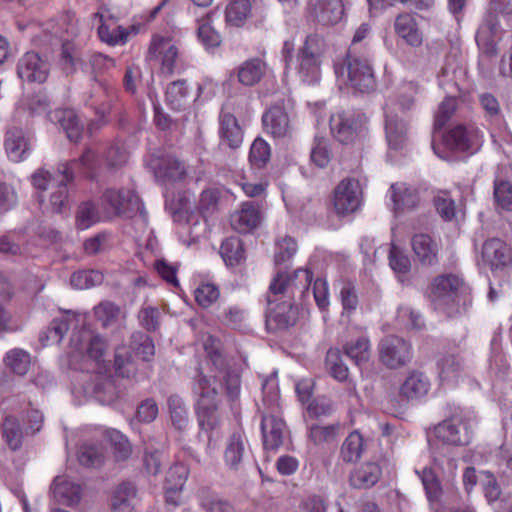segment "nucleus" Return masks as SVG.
<instances>
[{"label": "nucleus", "mask_w": 512, "mask_h": 512, "mask_svg": "<svg viewBox=\"0 0 512 512\" xmlns=\"http://www.w3.org/2000/svg\"><path fill=\"white\" fill-rule=\"evenodd\" d=\"M443 142L452 151L473 154L483 143V133L474 125H457L444 134Z\"/></svg>", "instance_id": "6"}, {"label": "nucleus", "mask_w": 512, "mask_h": 512, "mask_svg": "<svg viewBox=\"0 0 512 512\" xmlns=\"http://www.w3.org/2000/svg\"><path fill=\"white\" fill-rule=\"evenodd\" d=\"M50 68L47 57L35 51H28L18 59L16 72L24 82L42 84L48 79Z\"/></svg>", "instance_id": "7"}, {"label": "nucleus", "mask_w": 512, "mask_h": 512, "mask_svg": "<svg viewBox=\"0 0 512 512\" xmlns=\"http://www.w3.org/2000/svg\"><path fill=\"white\" fill-rule=\"evenodd\" d=\"M103 200L116 215L134 217L136 214H139L143 219L146 218L142 201L131 190L109 189L103 194Z\"/></svg>", "instance_id": "8"}, {"label": "nucleus", "mask_w": 512, "mask_h": 512, "mask_svg": "<svg viewBox=\"0 0 512 512\" xmlns=\"http://www.w3.org/2000/svg\"><path fill=\"white\" fill-rule=\"evenodd\" d=\"M94 17L99 18L100 25L98 27V35L103 42L109 45H117L127 41L128 31L126 28L116 25L113 19H111V24H107L104 21L103 14L100 12L95 13Z\"/></svg>", "instance_id": "33"}, {"label": "nucleus", "mask_w": 512, "mask_h": 512, "mask_svg": "<svg viewBox=\"0 0 512 512\" xmlns=\"http://www.w3.org/2000/svg\"><path fill=\"white\" fill-rule=\"evenodd\" d=\"M427 296L434 309L452 318L465 313L472 304L471 288L456 273L439 274L432 279Z\"/></svg>", "instance_id": "3"}, {"label": "nucleus", "mask_w": 512, "mask_h": 512, "mask_svg": "<svg viewBox=\"0 0 512 512\" xmlns=\"http://www.w3.org/2000/svg\"><path fill=\"white\" fill-rule=\"evenodd\" d=\"M3 436L12 450H18L22 446V430L15 417L8 416L3 423Z\"/></svg>", "instance_id": "52"}, {"label": "nucleus", "mask_w": 512, "mask_h": 512, "mask_svg": "<svg viewBox=\"0 0 512 512\" xmlns=\"http://www.w3.org/2000/svg\"><path fill=\"white\" fill-rule=\"evenodd\" d=\"M411 246L416 259L422 265L432 266L438 262V245L430 235L415 234L411 239Z\"/></svg>", "instance_id": "19"}, {"label": "nucleus", "mask_w": 512, "mask_h": 512, "mask_svg": "<svg viewBox=\"0 0 512 512\" xmlns=\"http://www.w3.org/2000/svg\"><path fill=\"white\" fill-rule=\"evenodd\" d=\"M100 219L99 212L92 202H84L79 205L76 214V226L84 230L96 224Z\"/></svg>", "instance_id": "54"}, {"label": "nucleus", "mask_w": 512, "mask_h": 512, "mask_svg": "<svg viewBox=\"0 0 512 512\" xmlns=\"http://www.w3.org/2000/svg\"><path fill=\"white\" fill-rule=\"evenodd\" d=\"M376 80L368 59L354 58V93H370L375 90Z\"/></svg>", "instance_id": "27"}, {"label": "nucleus", "mask_w": 512, "mask_h": 512, "mask_svg": "<svg viewBox=\"0 0 512 512\" xmlns=\"http://www.w3.org/2000/svg\"><path fill=\"white\" fill-rule=\"evenodd\" d=\"M107 437L114 448V455L118 460L127 459L132 452L128 439L117 430L107 432Z\"/></svg>", "instance_id": "59"}, {"label": "nucleus", "mask_w": 512, "mask_h": 512, "mask_svg": "<svg viewBox=\"0 0 512 512\" xmlns=\"http://www.w3.org/2000/svg\"><path fill=\"white\" fill-rule=\"evenodd\" d=\"M262 220L261 205L255 201H245L231 215V226L237 232L247 234L258 228Z\"/></svg>", "instance_id": "11"}, {"label": "nucleus", "mask_w": 512, "mask_h": 512, "mask_svg": "<svg viewBox=\"0 0 512 512\" xmlns=\"http://www.w3.org/2000/svg\"><path fill=\"white\" fill-rule=\"evenodd\" d=\"M167 105L176 111L186 108L189 103V89L185 80L171 82L165 92Z\"/></svg>", "instance_id": "34"}, {"label": "nucleus", "mask_w": 512, "mask_h": 512, "mask_svg": "<svg viewBox=\"0 0 512 512\" xmlns=\"http://www.w3.org/2000/svg\"><path fill=\"white\" fill-rule=\"evenodd\" d=\"M147 59H160L161 73L171 76L179 59V50L170 38L154 35L148 48Z\"/></svg>", "instance_id": "9"}, {"label": "nucleus", "mask_w": 512, "mask_h": 512, "mask_svg": "<svg viewBox=\"0 0 512 512\" xmlns=\"http://www.w3.org/2000/svg\"><path fill=\"white\" fill-rule=\"evenodd\" d=\"M248 451L247 439L243 432H234L228 439L224 452L225 464L233 470H238Z\"/></svg>", "instance_id": "21"}, {"label": "nucleus", "mask_w": 512, "mask_h": 512, "mask_svg": "<svg viewBox=\"0 0 512 512\" xmlns=\"http://www.w3.org/2000/svg\"><path fill=\"white\" fill-rule=\"evenodd\" d=\"M263 0H231L225 8V21L231 27H243L251 16L252 7L258 13L257 4Z\"/></svg>", "instance_id": "20"}, {"label": "nucleus", "mask_w": 512, "mask_h": 512, "mask_svg": "<svg viewBox=\"0 0 512 512\" xmlns=\"http://www.w3.org/2000/svg\"><path fill=\"white\" fill-rule=\"evenodd\" d=\"M265 70L266 64L264 61L259 58L249 59L238 67V81L245 86H253L261 80Z\"/></svg>", "instance_id": "32"}, {"label": "nucleus", "mask_w": 512, "mask_h": 512, "mask_svg": "<svg viewBox=\"0 0 512 512\" xmlns=\"http://www.w3.org/2000/svg\"><path fill=\"white\" fill-rule=\"evenodd\" d=\"M114 366L116 373L122 377H132L137 371L130 353L125 348H118L116 350Z\"/></svg>", "instance_id": "56"}, {"label": "nucleus", "mask_w": 512, "mask_h": 512, "mask_svg": "<svg viewBox=\"0 0 512 512\" xmlns=\"http://www.w3.org/2000/svg\"><path fill=\"white\" fill-rule=\"evenodd\" d=\"M389 193L395 213L414 210L420 203L418 190L404 182L393 183Z\"/></svg>", "instance_id": "14"}, {"label": "nucleus", "mask_w": 512, "mask_h": 512, "mask_svg": "<svg viewBox=\"0 0 512 512\" xmlns=\"http://www.w3.org/2000/svg\"><path fill=\"white\" fill-rule=\"evenodd\" d=\"M6 365L17 375H25L30 367V355L22 349H14L7 353Z\"/></svg>", "instance_id": "53"}, {"label": "nucleus", "mask_w": 512, "mask_h": 512, "mask_svg": "<svg viewBox=\"0 0 512 512\" xmlns=\"http://www.w3.org/2000/svg\"><path fill=\"white\" fill-rule=\"evenodd\" d=\"M325 49L324 39L318 34L306 37L297 54V74L306 84L318 83L321 77V56Z\"/></svg>", "instance_id": "4"}, {"label": "nucleus", "mask_w": 512, "mask_h": 512, "mask_svg": "<svg viewBox=\"0 0 512 512\" xmlns=\"http://www.w3.org/2000/svg\"><path fill=\"white\" fill-rule=\"evenodd\" d=\"M378 351L381 363L389 369L401 368L413 357L411 343L394 335L383 338L379 343Z\"/></svg>", "instance_id": "5"}, {"label": "nucleus", "mask_w": 512, "mask_h": 512, "mask_svg": "<svg viewBox=\"0 0 512 512\" xmlns=\"http://www.w3.org/2000/svg\"><path fill=\"white\" fill-rule=\"evenodd\" d=\"M167 404L173 426L183 430L188 424V412L183 400L177 395H171Z\"/></svg>", "instance_id": "46"}, {"label": "nucleus", "mask_w": 512, "mask_h": 512, "mask_svg": "<svg viewBox=\"0 0 512 512\" xmlns=\"http://www.w3.org/2000/svg\"><path fill=\"white\" fill-rule=\"evenodd\" d=\"M332 159L328 140L321 136H315L310 152L311 162L318 168H326Z\"/></svg>", "instance_id": "45"}, {"label": "nucleus", "mask_w": 512, "mask_h": 512, "mask_svg": "<svg viewBox=\"0 0 512 512\" xmlns=\"http://www.w3.org/2000/svg\"><path fill=\"white\" fill-rule=\"evenodd\" d=\"M78 460L83 466L98 468L105 460L104 448L99 444H84L79 449Z\"/></svg>", "instance_id": "40"}, {"label": "nucleus", "mask_w": 512, "mask_h": 512, "mask_svg": "<svg viewBox=\"0 0 512 512\" xmlns=\"http://www.w3.org/2000/svg\"><path fill=\"white\" fill-rule=\"evenodd\" d=\"M271 149L269 144L262 138H256L249 152V161L255 168H263L270 160Z\"/></svg>", "instance_id": "49"}, {"label": "nucleus", "mask_w": 512, "mask_h": 512, "mask_svg": "<svg viewBox=\"0 0 512 512\" xmlns=\"http://www.w3.org/2000/svg\"><path fill=\"white\" fill-rule=\"evenodd\" d=\"M297 251V243L291 237H284L276 243L274 256L275 265H280L290 260Z\"/></svg>", "instance_id": "64"}, {"label": "nucleus", "mask_w": 512, "mask_h": 512, "mask_svg": "<svg viewBox=\"0 0 512 512\" xmlns=\"http://www.w3.org/2000/svg\"><path fill=\"white\" fill-rule=\"evenodd\" d=\"M220 255L226 265L234 267L240 265L245 260V250L243 243L238 237L226 238L220 246Z\"/></svg>", "instance_id": "35"}, {"label": "nucleus", "mask_w": 512, "mask_h": 512, "mask_svg": "<svg viewBox=\"0 0 512 512\" xmlns=\"http://www.w3.org/2000/svg\"><path fill=\"white\" fill-rule=\"evenodd\" d=\"M382 469L376 462L362 464L355 473L356 483L354 487L368 489L373 487L380 480Z\"/></svg>", "instance_id": "37"}, {"label": "nucleus", "mask_w": 512, "mask_h": 512, "mask_svg": "<svg viewBox=\"0 0 512 512\" xmlns=\"http://www.w3.org/2000/svg\"><path fill=\"white\" fill-rule=\"evenodd\" d=\"M481 257L492 271L512 266V248L500 238H489L482 245Z\"/></svg>", "instance_id": "10"}, {"label": "nucleus", "mask_w": 512, "mask_h": 512, "mask_svg": "<svg viewBox=\"0 0 512 512\" xmlns=\"http://www.w3.org/2000/svg\"><path fill=\"white\" fill-rule=\"evenodd\" d=\"M197 35L206 47H217L220 45V35L211 26L209 14L198 21Z\"/></svg>", "instance_id": "57"}, {"label": "nucleus", "mask_w": 512, "mask_h": 512, "mask_svg": "<svg viewBox=\"0 0 512 512\" xmlns=\"http://www.w3.org/2000/svg\"><path fill=\"white\" fill-rule=\"evenodd\" d=\"M264 129L274 138H284L291 134L290 118L283 103L271 106L262 116Z\"/></svg>", "instance_id": "12"}, {"label": "nucleus", "mask_w": 512, "mask_h": 512, "mask_svg": "<svg viewBox=\"0 0 512 512\" xmlns=\"http://www.w3.org/2000/svg\"><path fill=\"white\" fill-rule=\"evenodd\" d=\"M438 375L441 382H452L462 372V361L456 354H444L437 360Z\"/></svg>", "instance_id": "36"}, {"label": "nucleus", "mask_w": 512, "mask_h": 512, "mask_svg": "<svg viewBox=\"0 0 512 512\" xmlns=\"http://www.w3.org/2000/svg\"><path fill=\"white\" fill-rule=\"evenodd\" d=\"M285 422L275 415H263L261 431L265 449L277 450L283 444Z\"/></svg>", "instance_id": "17"}, {"label": "nucleus", "mask_w": 512, "mask_h": 512, "mask_svg": "<svg viewBox=\"0 0 512 512\" xmlns=\"http://www.w3.org/2000/svg\"><path fill=\"white\" fill-rule=\"evenodd\" d=\"M333 206L338 216H348L352 212V180L342 179L333 193Z\"/></svg>", "instance_id": "30"}, {"label": "nucleus", "mask_w": 512, "mask_h": 512, "mask_svg": "<svg viewBox=\"0 0 512 512\" xmlns=\"http://www.w3.org/2000/svg\"><path fill=\"white\" fill-rule=\"evenodd\" d=\"M219 295L218 287L211 283H203L194 291L195 300L202 308L210 307L219 298Z\"/></svg>", "instance_id": "60"}, {"label": "nucleus", "mask_w": 512, "mask_h": 512, "mask_svg": "<svg viewBox=\"0 0 512 512\" xmlns=\"http://www.w3.org/2000/svg\"><path fill=\"white\" fill-rule=\"evenodd\" d=\"M352 359V345L346 343L341 351L338 348L328 350L325 359V367L327 372L336 381L343 382L348 380L349 367L346 360Z\"/></svg>", "instance_id": "13"}, {"label": "nucleus", "mask_w": 512, "mask_h": 512, "mask_svg": "<svg viewBox=\"0 0 512 512\" xmlns=\"http://www.w3.org/2000/svg\"><path fill=\"white\" fill-rule=\"evenodd\" d=\"M434 206L445 221H451L456 215L455 201L447 191L438 192L434 197Z\"/></svg>", "instance_id": "58"}, {"label": "nucleus", "mask_w": 512, "mask_h": 512, "mask_svg": "<svg viewBox=\"0 0 512 512\" xmlns=\"http://www.w3.org/2000/svg\"><path fill=\"white\" fill-rule=\"evenodd\" d=\"M104 159L109 168H119L126 164L128 153L121 143H113L104 152Z\"/></svg>", "instance_id": "61"}, {"label": "nucleus", "mask_w": 512, "mask_h": 512, "mask_svg": "<svg viewBox=\"0 0 512 512\" xmlns=\"http://www.w3.org/2000/svg\"><path fill=\"white\" fill-rule=\"evenodd\" d=\"M333 68L339 90L349 95L352 82V52L350 48L335 56Z\"/></svg>", "instance_id": "26"}, {"label": "nucleus", "mask_w": 512, "mask_h": 512, "mask_svg": "<svg viewBox=\"0 0 512 512\" xmlns=\"http://www.w3.org/2000/svg\"><path fill=\"white\" fill-rule=\"evenodd\" d=\"M493 195L497 208L512 212V183L510 181H495Z\"/></svg>", "instance_id": "51"}, {"label": "nucleus", "mask_w": 512, "mask_h": 512, "mask_svg": "<svg viewBox=\"0 0 512 512\" xmlns=\"http://www.w3.org/2000/svg\"><path fill=\"white\" fill-rule=\"evenodd\" d=\"M436 437L449 445H464L468 443L466 435H462L458 426L452 420H445L435 428Z\"/></svg>", "instance_id": "39"}, {"label": "nucleus", "mask_w": 512, "mask_h": 512, "mask_svg": "<svg viewBox=\"0 0 512 512\" xmlns=\"http://www.w3.org/2000/svg\"><path fill=\"white\" fill-rule=\"evenodd\" d=\"M95 316L103 327H108L118 320L120 308L112 302H102L95 307Z\"/></svg>", "instance_id": "62"}, {"label": "nucleus", "mask_w": 512, "mask_h": 512, "mask_svg": "<svg viewBox=\"0 0 512 512\" xmlns=\"http://www.w3.org/2000/svg\"><path fill=\"white\" fill-rule=\"evenodd\" d=\"M80 336L83 340L87 341V356L96 362L102 361L107 349L105 339L98 334L94 335L88 331H83Z\"/></svg>", "instance_id": "48"}, {"label": "nucleus", "mask_w": 512, "mask_h": 512, "mask_svg": "<svg viewBox=\"0 0 512 512\" xmlns=\"http://www.w3.org/2000/svg\"><path fill=\"white\" fill-rule=\"evenodd\" d=\"M188 474V468L182 463H177L171 466L168 469L165 478L167 491L177 492L182 490Z\"/></svg>", "instance_id": "50"}, {"label": "nucleus", "mask_w": 512, "mask_h": 512, "mask_svg": "<svg viewBox=\"0 0 512 512\" xmlns=\"http://www.w3.org/2000/svg\"><path fill=\"white\" fill-rule=\"evenodd\" d=\"M394 30L398 37L412 47H419L423 43V35L419 29L416 16L410 13L399 14L394 22Z\"/></svg>", "instance_id": "16"}, {"label": "nucleus", "mask_w": 512, "mask_h": 512, "mask_svg": "<svg viewBox=\"0 0 512 512\" xmlns=\"http://www.w3.org/2000/svg\"><path fill=\"white\" fill-rule=\"evenodd\" d=\"M69 330V321L66 316L55 318L47 329L40 333L39 340L43 346L59 344Z\"/></svg>", "instance_id": "38"}, {"label": "nucleus", "mask_w": 512, "mask_h": 512, "mask_svg": "<svg viewBox=\"0 0 512 512\" xmlns=\"http://www.w3.org/2000/svg\"><path fill=\"white\" fill-rule=\"evenodd\" d=\"M220 144L230 149H237L243 141V132L238 121L230 113H222L220 115Z\"/></svg>", "instance_id": "24"}, {"label": "nucleus", "mask_w": 512, "mask_h": 512, "mask_svg": "<svg viewBox=\"0 0 512 512\" xmlns=\"http://www.w3.org/2000/svg\"><path fill=\"white\" fill-rule=\"evenodd\" d=\"M312 272L297 269L292 274L278 272L269 285L266 326L269 331L286 330L298 320V309L294 304L296 293L304 297L309 292Z\"/></svg>", "instance_id": "2"}, {"label": "nucleus", "mask_w": 512, "mask_h": 512, "mask_svg": "<svg viewBox=\"0 0 512 512\" xmlns=\"http://www.w3.org/2000/svg\"><path fill=\"white\" fill-rule=\"evenodd\" d=\"M385 131L389 146L395 150L402 148L406 140V124L402 120L387 118Z\"/></svg>", "instance_id": "43"}, {"label": "nucleus", "mask_w": 512, "mask_h": 512, "mask_svg": "<svg viewBox=\"0 0 512 512\" xmlns=\"http://www.w3.org/2000/svg\"><path fill=\"white\" fill-rule=\"evenodd\" d=\"M330 130L333 138L342 145L352 143V116L348 112L341 111L330 118Z\"/></svg>", "instance_id": "29"}, {"label": "nucleus", "mask_w": 512, "mask_h": 512, "mask_svg": "<svg viewBox=\"0 0 512 512\" xmlns=\"http://www.w3.org/2000/svg\"><path fill=\"white\" fill-rule=\"evenodd\" d=\"M220 196V190L214 187L206 188L201 192L197 210L205 219L218 211Z\"/></svg>", "instance_id": "42"}, {"label": "nucleus", "mask_w": 512, "mask_h": 512, "mask_svg": "<svg viewBox=\"0 0 512 512\" xmlns=\"http://www.w3.org/2000/svg\"><path fill=\"white\" fill-rule=\"evenodd\" d=\"M130 347L143 361H150L155 354V346L152 339L142 332L132 334Z\"/></svg>", "instance_id": "47"}, {"label": "nucleus", "mask_w": 512, "mask_h": 512, "mask_svg": "<svg viewBox=\"0 0 512 512\" xmlns=\"http://www.w3.org/2000/svg\"><path fill=\"white\" fill-rule=\"evenodd\" d=\"M51 490L54 498L66 505L77 504L81 498L80 486L65 477H56Z\"/></svg>", "instance_id": "28"}, {"label": "nucleus", "mask_w": 512, "mask_h": 512, "mask_svg": "<svg viewBox=\"0 0 512 512\" xmlns=\"http://www.w3.org/2000/svg\"><path fill=\"white\" fill-rule=\"evenodd\" d=\"M345 427L346 424L340 422L326 426L315 424L309 429V438L314 444L319 445L334 440Z\"/></svg>", "instance_id": "41"}, {"label": "nucleus", "mask_w": 512, "mask_h": 512, "mask_svg": "<svg viewBox=\"0 0 512 512\" xmlns=\"http://www.w3.org/2000/svg\"><path fill=\"white\" fill-rule=\"evenodd\" d=\"M51 120L58 124L72 142H78L82 136L83 125L72 109H58L50 114Z\"/></svg>", "instance_id": "25"}, {"label": "nucleus", "mask_w": 512, "mask_h": 512, "mask_svg": "<svg viewBox=\"0 0 512 512\" xmlns=\"http://www.w3.org/2000/svg\"><path fill=\"white\" fill-rule=\"evenodd\" d=\"M312 14L322 25H335L344 15L342 0H317Z\"/></svg>", "instance_id": "22"}, {"label": "nucleus", "mask_w": 512, "mask_h": 512, "mask_svg": "<svg viewBox=\"0 0 512 512\" xmlns=\"http://www.w3.org/2000/svg\"><path fill=\"white\" fill-rule=\"evenodd\" d=\"M60 66L66 75L73 74L76 71L77 64L81 61V52L79 48L70 41L62 44L60 52Z\"/></svg>", "instance_id": "44"}, {"label": "nucleus", "mask_w": 512, "mask_h": 512, "mask_svg": "<svg viewBox=\"0 0 512 512\" xmlns=\"http://www.w3.org/2000/svg\"><path fill=\"white\" fill-rule=\"evenodd\" d=\"M155 174L163 181H179L186 177L187 171L181 161L175 157L167 156L158 161Z\"/></svg>", "instance_id": "31"}, {"label": "nucleus", "mask_w": 512, "mask_h": 512, "mask_svg": "<svg viewBox=\"0 0 512 512\" xmlns=\"http://www.w3.org/2000/svg\"><path fill=\"white\" fill-rule=\"evenodd\" d=\"M430 381L419 371H411L400 386V396L406 400H417L428 394Z\"/></svg>", "instance_id": "23"}, {"label": "nucleus", "mask_w": 512, "mask_h": 512, "mask_svg": "<svg viewBox=\"0 0 512 512\" xmlns=\"http://www.w3.org/2000/svg\"><path fill=\"white\" fill-rule=\"evenodd\" d=\"M421 480L427 498L430 501L438 500L442 494L441 484L431 468H424L421 473Z\"/></svg>", "instance_id": "63"}, {"label": "nucleus", "mask_w": 512, "mask_h": 512, "mask_svg": "<svg viewBox=\"0 0 512 512\" xmlns=\"http://www.w3.org/2000/svg\"><path fill=\"white\" fill-rule=\"evenodd\" d=\"M213 365L218 368V374L208 377L197 370L192 379V393L195 398V413L200 428L211 432L222 423L221 399L216 388L217 382H224L226 393L231 401L238 398L240 393V376L226 369L224 357L218 353H209Z\"/></svg>", "instance_id": "1"}, {"label": "nucleus", "mask_w": 512, "mask_h": 512, "mask_svg": "<svg viewBox=\"0 0 512 512\" xmlns=\"http://www.w3.org/2000/svg\"><path fill=\"white\" fill-rule=\"evenodd\" d=\"M4 147L12 161H22L30 150L29 138L22 128L12 126L5 133Z\"/></svg>", "instance_id": "15"}, {"label": "nucleus", "mask_w": 512, "mask_h": 512, "mask_svg": "<svg viewBox=\"0 0 512 512\" xmlns=\"http://www.w3.org/2000/svg\"><path fill=\"white\" fill-rule=\"evenodd\" d=\"M103 281L102 273L95 270H82L71 275L70 283L76 289H88L101 284Z\"/></svg>", "instance_id": "55"}, {"label": "nucleus", "mask_w": 512, "mask_h": 512, "mask_svg": "<svg viewBox=\"0 0 512 512\" xmlns=\"http://www.w3.org/2000/svg\"><path fill=\"white\" fill-rule=\"evenodd\" d=\"M73 163H59L57 174L62 177L57 185L56 191L51 194L50 205L54 212H62L68 205V184L74 180L72 170Z\"/></svg>", "instance_id": "18"}]
</instances>
